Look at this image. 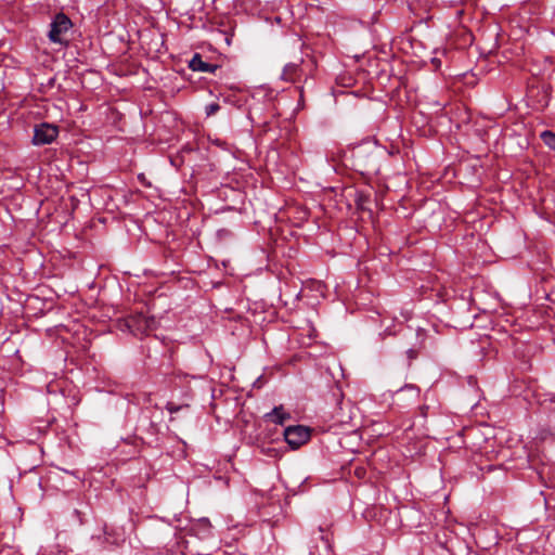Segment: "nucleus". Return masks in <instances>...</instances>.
Wrapping results in <instances>:
<instances>
[{
  "instance_id": "nucleus-1",
  "label": "nucleus",
  "mask_w": 555,
  "mask_h": 555,
  "mask_svg": "<svg viewBox=\"0 0 555 555\" xmlns=\"http://www.w3.org/2000/svg\"><path fill=\"white\" fill-rule=\"evenodd\" d=\"M382 155L379 146L375 143L366 142L356 146L352 151L354 165L361 170L373 172L378 169V159Z\"/></svg>"
},
{
  "instance_id": "nucleus-2",
  "label": "nucleus",
  "mask_w": 555,
  "mask_h": 555,
  "mask_svg": "<svg viewBox=\"0 0 555 555\" xmlns=\"http://www.w3.org/2000/svg\"><path fill=\"white\" fill-rule=\"evenodd\" d=\"M73 27L70 18L64 13H57L50 25L48 37L51 42L66 43V34Z\"/></svg>"
},
{
  "instance_id": "nucleus-3",
  "label": "nucleus",
  "mask_w": 555,
  "mask_h": 555,
  "mask_svg": "<svg viewBox=\"0 0 555 555\" xmlns=\"http://www.w3.org/2000/svg\"><path fill=\"white\" fill-rule=\"evenodd\" d=\"M127 326L133 334H145L155 328L156 321L153 317H147L143 312L130 314L127 318Z\"/></svg>"
},
{
  "instance_id": "nucleus-4",
  "label": "nucleus",
  "mask_w": 555,
  "mask_h": 555,
  "mask_svg": "<svg viewBox=\"0 0 555 555\" xmlns=\"http://www.w3.org/2000/svg\"><path fill=\"white\" fill-rule=\"evenodd\" d=\"M284 439L292 449H297L310 439V429L302 425L288 426L284 430Z\"/></svg>"
},
{
  "instance_id": "nucleus-5",
  "label": "nucleus",
  "mask_w": 555,
  "mask_h": 555,
  "mask_svg": "<svg viewBox=\"0 0 555 555\" xmlns=\"http://www.w3.org/2000/svg\"><path fill=\"white\" fill-rule=\"evenodd\" d=\"M59 134L56 126L42 122L35 127L33 143L35 145H46L52 143Z\"/></svg>"
},
{
  "instance_id": "nucleus-6",
  "label": "nucleus",
  "mask_w": 555,
  "mask_h": 555,
  "mask_svg": "<svg viewBox=\"0 0 555 555\" xmlns=\"http://www.w3.org/2000/svg\"><path fill=\"white\" fill-rule=\"evenodd\" d=\"M189 67L194 72L215 73L219 66L204 62L202 56L198 53H195L189 62Z\"/></svg>"
},
{
  "instance_id": "nucleus-7",
  "label": "nucleus",
  "mask_w": 555,
  "mask_h": 555,
  "mask_svg": "<svg viewBox=\"0 0 555 555\" xmlns=\"http://www.w3.org/2000/svg\"><path fill=\"white\" fill-rule=\"evenodd\" d=\"M264 418L278 425H284V423L291 418V415L280 405L275 406L270 413H267Z\"/></svg>"
},
{
  "instance_id": "nucleus-8",
  "label": "nucleus",
  "mask_w": 555,
  "mask_h": 555,
  "mask_svg": "<svg viewBox=\"0 0 555 555\" xmlns=\"http://www.w3.org/2000/svg\"><path fill=\"white\" fill-rule=\"evenodd\" d=\"M300 72V65L297 63H288L284 66L281 78L285 81H295Z\"/></svg>"
},
{
  "instance_id": "nucleus-9",
  "label": "nucleus",
  "mask_w": 555,
  "mask_h": 555,
  "mask_svg": "<svg viewBox=\"0 0 555 555\" xmlns=\"http://www.w3.org/2000/svg\"><path fill=\"white\" fill-rule=\"evenodd\" d=\"M543 143L552 150H555V133L552 131H543L541 133Z\"/></svg>"
},
{
  "instance_id": "nucleus-10",
  "label": "nucleus",
  "mask_w": 555,
  "mask_h": 555,
  "mask_svg": "<svg viewBox=\"0 0 555 555\" xmlns=\"http://www.w3.org/2000/svg\"><path fill=\"white\" fill-rule=\"evenodd\" d=\"M219 109H220V105L216 102H212V103L206 105L205 113L209 117V116L215 115Z\"/></svg>"
},
{
  "instance_id": "nucleus-11",
  "label": "nucleus",
  "mask_w": 555,
  "mask_h": 555,
  "mask_svg": "<svg viewBox=\"0 0 555 555\" xmlns=\"http://www.w3.org/2000/svg\"><path fill=\"white\" fill-rule=\"evenodd\" d=\"M183 408H188V405H178L173 402H168L166 404V410L170 413V414H175L177 412H179L180 410H182Z\"/></svg>"
},
{
  "instance_id": "nucleus-12",
  "label": "nucleus",
  "mask_w": 555,
  "mask_h": 555,
  "mask_svg": "<svg viewBox=\"0 0 555 555\" xmlns=\"http://www.w3.org/2000/svg\"><path fill=\"white\" fill-rule=\"evenodd\" d=\"M404 390L412 391V392L415 393V396L418 395V390L414 386H412V385H408V386H405L404 388L401 389V391H404Z\"/></svg>"
},
{
  "instance_id": "nucleus-13",
  "label": "nucleus",
  "mask_w": 555,
  "mask_h": 555,
  "mask_svg": "<svg viewBox=\"0 0 555 555\" xmlns=\"http://www.w3.org/2000/svg\"><path fill=\"white\" fill-rule=\"evenodd\" d=\"M406 353H408V358H409L410 360H413V359H415V358L417 357V352H416L414 349H409V350L406 351Z\"/></svg>"
},
{
  "instance_id": "nucleus-14",
  "label": "nucleus",
  "mask_w": 555,
  "mask_h": 555,
  "mask_svg": "<svg viewBox=\"0 0 555 555\" xmlns=\"http://www.w3.org/2000/svg\"><path fill=\"white\" fill-rule=\"evenodd\" d=\"M420 410H421V414H422L423 416H426V415H427L428 406L423 405V406H421V409H420Z\"/></svg>"
},
{
  "instance_id": "nucleus-15",
  "label": "nucleus",
  "mask_w": 555,
  "mask_h": 555,
  "mask_svg": "<svg viewBox=\"0 0 555 555\" xmlns=\"http://www.w3.org/2000/svg\"><path fill=\"white\" fill-rule=\"evenodd\" d=\"M202 521H203L205 525H207V526H209V525H210V524H209V520H208L207 518L203 519Z\"/></svg>"
}]
</instances>
